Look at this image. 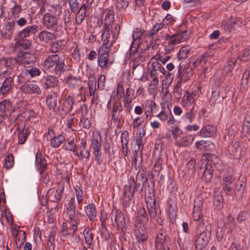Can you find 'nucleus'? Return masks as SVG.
<instances>
[{
	"label": "nucleus",
	"mask_w": 250,
	"mask_h": 250,
	"mask_svg": "<svg viewBox=\"0 0 250 250\" xmlns=\"http://www.w3.org/2000/svg\"><path fill=\"white\" fill-rule=\"evenodd\" d=\"M75 202V198H71L68 201L65 210V217L69 219L72 225L71 229L73 231V235L74 234L77 229L81 219L83 216V215L82 213L79 211L76 210Z\"/></svg>",
	"instance_id": "nucleus-1"
},
{
	"label": "nucleus",
	"mask_w": 250,
	"mask_h": 250,
	"mask_svg": "<svg viewBox=\"0 0 250 250\" xmlns=\"http://www.w3.org/2000/svg\"><path fill=\"white\" fill-rule=\"evenodd\" d=\"M64 63L58 54L51 55L44 61L43 67L45 70L50 71L55 66L54 70L55 74L60 75L63 71Z\"/></svg>",
	"instance_id": "nucleus-2"
},
{
	"label": "nucleus",
	"mask_w": 250,
	"mask_h": 250,
	"mask_svg": "<svg viewBox=\"0 0 250 250\" xmlns=\"http://www.w3.org/2000/svg\"><path fill=\"white\" fill-rule=\"evenodd\" d=\"M142 211V216L144 218L138 217L136 220L135 223V237L140 244H143L146 241L148 238V234L146 230V228L144 224V221H147V219L144 216L146 214L145 208H142L141 209L140 211Z\"/></svg>",
	"instance_id": "nucleus-3"
},
{
	"label": "nucleus",
	"mask_w": 250,
	"mask_h": 250,
	"mask_svg": "<svg viewBox=\"0 0 250 250\" xmlns=\"http://www.w3.org/2000/svg\"><path fill=\"white\" fill-rule=\"evenodd\" d=\"M15 74L9 69L2 71L0 73V82H2L0 87V93L4 95L10 92L14 84Z\"/></svg>",
	"instance_id": "nucleus-4"
},
{
	"label": "nucleus",
	"mask_w": 250,
	"mask_h": 250,
	"mask_svg": "<svg viewBox=\"0 0 250 250\" xmlns=\"http://www.w3.org/2000/svg\"><path fill=\"white\" fill-rule=\"evenodd\" d=\"M43 25L47 29H52L56 31L62 29V26L58 23V19L57 17L49 12L46 13L43 17Z\"/></svg>",
	"instance_id": "nucleus-5"
},
{
	"label": "nucleus",
	"mask_w": 250,
	"mask_h": 250,
	"mask_svg": "<svg viewBox=\"0 0 250 250\" xmlns=\"http://www.w3.org/2000/svg\"><path fill=\"white\" fill-rule=\"evenodd\" d=\"M64 189L63 183H58L56 187L48 190L46 196L48 199L53 202H58L61 199Z\"/></svg>",
	"instance_id": "nucleus-6"
},
{
	"label": "nucleus",
	"mask_w": 250,
	"mask_h": 250,
	"mask_svg": "<svg viewBox=\"0 0 250 250\" xmlns=\"http://www.w3.org/2000/svg\"><path fill=\"white\" fill-rule=\"evenodd\" d=\"M188 37L185 32H181L172 35H167L166 39L168 42L167 47L169 50H172L174 46L186 41Z\"/></svg>",
	"instance_id": "nucleus-7"
},
{
	"label": "nucleus",
	"mask_w": 250,
	"mask_h": 250,
	"mask_svg": "<svg viewBox=\"0 0 250 250\" xmlns=\"http://www.w3.org/2000/svg\"><path fill=\"white\" fill-rule=\"evenodd\" d=\"M202 202L200 197L196 198L194 200L192 212V218L194 221L199 222V225L203 224V213L202 212Z\"/></svg>",
	"instance_id": "nucleus-8"
},
{
	"label": "nucleus",
	"mask_w": 250,
	"mask_h": 250,
	"mask_svg": "<svg viewBox=\"0 0 250 250\" xmlns=\"http://www.w3.org/2000/svg\"><path fill=\"white\" fill-rule=\"evenodd\" d=\"M101 136L99 133H98L93 136V138L91 140V147L93 149V154L95 156V160L99 162L101 160L102 152L101 151Z\"/></svg>",
	"instance_id": "nucleus-9"
},
{
	"label": "nucleus",
	"mask_w": 250,
	"mask_h": 250,
	"mask_svg": "<svg viewBox=\"0 0 250 250\" xmlns=\"http://www.w3.org/2000/svg\"><path fill=\"white\" fill-rule=\"evenodd\" d=\"M210 233L208 231H204L198 236L195 243V248L196 250H202L208 245L209 240Z\"/></svg>",
	"instance_id": "nucleus-10"
},
{
	"label": "nucleus",
	"mask_w": 250,
	"mask_h": 250,
	"mask_svg": "<svg viewBox=\"0 0 250 250\" xmlns=\"http://www.w3.org/2000/svg\"><path fill=\"white\" fill-rule=\"evenodd\" d=\"M35 57L33 55L27 52H20L17 57V63L27 67L33 63Z\"/></svg>",
	"instance_id": "nucleus-11"
},
{
	"label": "nucleus",
	"mask_w": 250,
	"mask_h": 250,
	"mask_svg": "<svg viewBox=\"0 0 250 250\" xmlns=\"http://www.w3.org/2000/svg\"><path fill=\"white\" fill-rule=\"evenodd\" d=\"M143 107L144 108L146 118L150 119L153 116V113L157 112V107L155 102L151 100H146L143 104Z\"/></svg>",
	"instance_id": "nucleus-12"
},
{
	"label": "nucleus",
	"mask_w": 250,
	"mask_h": 250,
	"mask_svg": "<svg viewBox=\"0 0 250 250\" xmlns=\"http://www.w3.org/2000/svg\"><path fill=\"white\" fill-rule=\"evenodd\" d=\"M196 115V111L193 106L184 113L181 118L180 123L185 125L191 124L194 120Z\"/></svg>",
	"instance_id": "nucleus-13"
},
{
	"label": "nucleus",
	"mask_w": 250,
	"mask_h": 250,
	"mask_svg": "<svg viewBox=\"0 0 250 250\" xmlns=\"http://www.w3.org/2000/svg\"><path fill=\"white\" fill-rule=\"evenodd\" d=\"M20 89L26 94H41L42 91L40 87L35 83H28L24 84L20 87Z\"/></svg>",
	"instance_id": "nucleus-14"
},
{
	"label": "nucleus",
	"mask_w": 250,
	"mask_h": 250,
	"mask_svg": "<svg viewBox=\"0 0 250 250\" xmlns=\"http://www.w3.org/2000/svg\"><path fill=\"white\" fill-rule=\"evenodd\" d=\"M146 203L148 213L151 218L155 219L161 215V211L159 208H155V201L153 199H150V201L146 198Z\"/></svg>",
	"instance_id": "nucleus-15"
},
{
	"label": "nucleus",
	"mask_w": 250,
	"mask_h": 250,
	"mask_svg": "<svg viewBox=\"0 0 250 250\" xmlns=\"http://www.w3.org/2000/svg\"><path fill=\"white\" fill-rule=\"evenodd\" d=\"M88 88H89V93L90 95L93 96L91 99V103L92 104H94L95 105L98 104L99 102L98 98L99 96L98 94H95V93L96 92V83L95 79L91 76L89 78L88 81Z\"/></svg>",
	"instance_id": "nucleus-16"
},
{
	"label": "nucleus",
	"mask_w": 250,
	"mask_h": 250,
	"mask_svg": "<svg viewBox=\"0 0 250 250\" xmlns=\"http://www.w3.org/2000/svg\"><path fill=\"white\" fill-rule=\"evenodd\" d=\"M38 30L37 25L28 26L18 32V37L21 39H27L30 36L34 35Z\"/></svg>",
	"instance_id": "nucleus-17"
},
{
	"label": "nucleus",
	"mask_w": 250,
	"mask_h": 250,
	"mask_svg": "<svg viewBox=\"0 0 250 250\" xmlns=\"http://www.w3.org/2000/svg\"><path fill=\"white\" fill-rule=\"evenodd\" d=\"M216 132V128L215 126L207 125L201 128L198 132V135L202 138H208L213 136Z\"/></svg>",
	"instance_id": "nucleus-18"
},
{
	"label": "nucleus",
	"mask_w": 250,
	"mask_h": 250,
	"mask_svg": "<svg viewBox=\"0 0 250 250\" xmlns=\"http://www.w3.org/2000/svg\"><path fill=\"white\" fill-rule=\"evenodd\" d=\"M157 55L152 57L149 62V67L150 72H161L162 75H165L166 70L155 57Z\"/></svg>",
	"instance_id": "nucleus-19"
},
{
	"label": "nucleus",
	"mask_w": 250,
	"mask_h": 250,
	"mask_svg": "<svg viewBox=\"0 0 250 250\" xmlns=\"http://www.w3.org/2000/svg\"><path fill=\"white\" fill-rule=\"evenodd\" d=\"M213 206L217 210H220L223 207V198L219 188H215L213 194Z\"/></svg>",
	"instance_id": "nucleus-20"
},
{
	"label": "nucleus",
	"mask_w": 250,
	"mask_h": 250,
	"mask_svg": "<svg viewBox=\"0 0 250 250\" xmlns=\"http://www.w3.org/2000/svg\"><path fill=\"white\" fill-rule=\"evenodd\" d=\"M38 38L40 41L48 43L54 40L56 36L53 33L43 30L39 33Z\"/></svg>",
	"instance_id": "nucleus-21"
},
{
	"label": "nucleus",
	"mask_w": 250,
	"mask_h": 250,
	"mask_svg": "<svg viewBox=\"0 0 250 250\" xmlns=\"http://www.w3.org/2000/svg\"><path fill=\"white\" fill-rule=\"evenodd\" d=\"M223 189L227 192H230L233 189V178L230 175L225 174L223 178Z\"/></svg>",
	"instance_id": "nucleus-22"
},
{
	"label": "nucleus",
	"mask_w": 250,
	"mask_h": 250,
	"mask_svg": "<svg viewBox=\"0 0 250 250\" xmlns=\"http://www.w3.org/2000/svg\"><path fill=\"white\" fill-rule=\"evenodd\" d=\"M194 136L192 135H183L176 145L182 147L188 146L192 144L194 140Z\"/></svg>",
	"instance_id": "nucleus-23"
},
{
	"label": "nucleus",
	"mask_w": 250,
	"mask_h": 250,
	"mask_svg": "<svg viewBox=\"0 0 250 250\" xmlns=\"http://www.w3.org/2000/svg\"><path fill=\"white\" fill-rule=\"evenodd\" d=\"M133 185L131 183L125 185L124 188V197L123 200L125 202L126 205L129 204L131 199L133 197L134 190H132L131 187Z\"/></svg>",
	"instance_id": "nucleus-24"
},
{
	"label": "nucleus",
	"mask_w": 250,
	"mask_h": 250,
	"mask_svg": "<svg viewBox=\"0 0 250 250\" xmlns=\"http://www.w3.org/2000/svg\"><path fill=\"white\" fill-rule=\"evenodd\" d=\"M181 102V104L183 107L188 108L191 106L194 107L195 104L194 96L192 94L188 93L187 95L183 97Z\"/></svg>",
	"instance_id": "nucleus-25"
},
{
	"label": "nucleus",
	"mask_w": 250,
	"mask_h": 250,
	"mask_svg": "<svg viewBox=\"0 0 250 250\" xmlns=\"http://www.w3.org/2000/svg\"><path fill=\"white\" fill-rule=\"evenodd\" d=\"M114 220L119 229L122 230L125 227V217L120 210H116L114 213Z\"/></svg>",
	"instance_id": "nucleus-26"
},
{
	"label": "nucleus",
	"mask_w": 250,
	"mask_h": 250,
	"mask_svg": "<svg viewBox=\"0 0 250 250\" xmlns=\"http://www.w3.org/2000/svg\"><path fill=\"white\" fill-rule=\"evenodd\" d=\"M31 42L30 40L17 37L15 42V47L21 50L26 49L30 47Z\"/></svg>",
	"instance_id": "nucleus-27"
},
{
	"label": "nucleus",
	"mask_w": 250,
	"mask_h": 250,
	"mask_svg": "<svg viewBox=\"0 0 250 250\" xmlns=\"http://www.w3.org/2000/svg\"><path fill=\"white\" fill-rule=\"evenodd\" d=\"M15 22L13 21H9L4 26L3 34L7 38H10L15 30Z\"/></svg>",
	"instance_id": "nucleus-28"
},
{
	"label": "nucleus",
	"mask_w": 250,
	"mask_h": 250,
	"mask_svg": "<svg viewBox=\"0 0 250 250\" xmlns=\"http://www.w3.org/2000/svg\"><path fill=\"white\" fill-rule=\"evenodd\" d=\"M86 4H83L76 14V21L78 24H80L86 16Z\"/></svg>",
	"instance_id": "nucleus-29"
},
{
	"label": "nucleus",
	"mask_w": 250,
	"mask_h": 250,
	"mask_svg": "<svg viewBox=\"0 0 250 250\" xmlns=\"http://www.w3.org/2000/svg\"><path fill=\"white\" fill-rule=\"evenodd\" d=\"M143 33V30L139 28H136L133 32L132 37L133 40V42L134 44H136L138 47L141 44L142 42V36Z\"/></svg>",
	"instance_id": "nucleus-30"
},
{
	"label": "nucleus",
	"mask_w": 250,
	"mask_h": 250,
	"mask_svg": "<svg viewBox=\"0 0 250 250\" xmlns=\"http://www.w3.org/2000/svg\"><path fill=\"white\" fill-rule=\"evenodd\" d=\"M129 133L125 130L123 131L121 135V140L122 144V151L125 155L127 154V145L129 140Z\"/></svg>",
	"instance_id": "nucleus-31"
},
{
	"label": "nucleus",
	"mask_w": 250,
	"mask_h": 250,
	"mask_svg": "<svg viewBox=\"0 0 250 250\" xmlns=\"http://www.w3.org/2000/svg\"><path fill=\"white\" fill-rule=\"evenodd\" d=\"M1 64L6 67V69L14 72L13 70L15 68V65L17 61V57L15 59L12 58H3L1 60Z\"/></svg>",
	"instance_id": "nucleus-32"
},
{
	"label": "nucleus",
	"mask_w": 250,
	"mask_h": 250,
	"mask_svg": "<svg viewBox=\"0 0 250 250\" xmlns=\"http://www.w3.org/2000/svg\"><path fill=\"white\" fill-rule=\"evenodd\" d=\"M57 97L58 95L56 93L49 95L47 97L46 103L47 106L50 109H54L56 107Z\"/></svg>",
	"instance_id": "nucleus-33"
},
{
	"label": "nucleus",
	"mask_w": 250,
	"mask_h": 250,
	"mask_svg": "<svg viewBox=\"0 0 250 250\" xmlns=\"http://www.w3.org/2000/svg\"><path fill=\"white\" fill-rule=\"evenodd\" d=\"M74 103V100L71 96H68L65 99L62 106V110L65 113H68L71 111L73 108V105Z\"/></svg>",
	"instance_id": "nucleus-34"
},
{
	"label": "nucleus",
	"mask_w": 250,
	"mask_h": 250,
	"mask_svg": "<svg viewBox=\"0 0 250 250\" xmlns=\"http://www.w3.org/2000/svg\"><path fill=\"white\" fill-rule=\"evenodd\" d=\"M50 141V146L52 147H58L64 142L65 137L62 135H59L56 136H54L51 138H49Z\"/></svg>",
	"instance_id": "nucleus-35"
},
{
	"label": "nucleus",
	"mask_w": 250,
	"mask_h": 250,
	"mask_svg": "<svg viewBox=\"0 0 250 250\" xmlns=\"http://www.w3.org/2000/svg\"><path fill=\"white\" fill-rule=\"evenodd\" d=\"M123 110V106L121 103H117L113 104L112 111V118L114 121L119 119V115Z\"/></svg>",
	"instance_id": "nucleus-36"
},
{
	"label": "nucleus",
	"mask_w": 250,
	"mask_h": 250,
	"mask_svg": "<svg viewBox=\"0 0 250 250\" xmlns=\"http://www.w3.org/2000/svg\"><path fill=\"white\" fill-rule=\"evenodd\" d=\"M66 83L71 88H78L81 89L79 86L81 85L82 82L79 79L73 76H68L66 79Z\"/></svg>",
	"instance_id": "nucleus-37"
},
{
	"label": "nucleus",
	"mask_w": 250,
	"mask_h": 250,
	"mask_svg": "<svg viewBox=\"0 0 250 250\" xmlns=\"http://www.w3.org/2000/svg\"><path fill=\"white\" fill-rule=\"evenodd\" d=\"M85 212L91 221L94 220L96 216L97 212L95 207L92 204H88L85 208Z\"/></svg>",
	"instance_id": "nucleus-38"
},
{
	"label": "nucleus",
	"mask_w": 250,
	"mask_h": 250,
	"mask_svg": "<svg viewBox=\"0 0 250 250\" xmlns=\"http://www.w3.org/2000/svg\"><path fill=\"white\" fill-rule=\"evenodd\" d=\"M83 235L86 245L89 247L91 246L93 243L94 234L91 229L89 228H86L83 231Z\"/></svg>",
	"instance_id": "nucleus-39"
},
{
	"label": "nucleus",
	"mask_w": 250,
	"mask_h": 250,
	"mask_svg": "<svg viewBox=\"0 0 250 250\" xmlns=\"http://www.w3.org/2000/svg\"><path fill=\"white\" fill-rule=\"evenodd\" d=\"M58 81L54 76L50 75L45 78L44 80V86L46 89L54 87L58 85Z\"/></svg>",
	"instance_id": "nucleus-40"
},
{
	"label": "nucleus",
	"mask_w": 250,
	"mask_h": 250,
	"mask_svg": "<svg viewBox=\"0 0 250 250\" xmlns=\"http://www.w3.org/2000/svg\"><path fill=\"white\" fill-rule=\"evenodd\" d=\"M211 56L208 53H205L198 58L194 62L196 65L204 66L207 62L211 60Z\"/></svg>",
	"instance_id": "nucleus-41"
},
{
	"label": "nucleus",
	"mask_w": 250,
	"mask_h": 250,
	"mask_svg": "<svg viewBox=\"0 0 250 250\" xmlns=\"http://www.w3.org/2000/svg\"><path fill=\"white\" fill-rule=\"evenodd\" d=\"M114 13L112 10H109L105 15L104 24L106 29H109L108 26H110L114 21Z\"/></svg>",
	"instance_id": "nucleus-42"
},
{
	"label": "nucleus",
	"mask_w": 250,
	"mask_h": 250,
	"mask_svg": "<svg viewBox=\"0 0 250 250\" xmlns=\"http://www.w3.org/2000/svg\"><path fill=\"white\" fill-rule=\"evenodd\" d=\"M29 133L27 129H23L20 131L18 134V143L21 145L23 144L26 141Z\"/></svg>",
	"instance_id": "nucleus-43"
},
{
	"label": "nucleus",
	"mask_w": 250,
	"mask_h": 250,
	"mask_svg": "<svg viewBox=\"0 0 250 250\" xmlns=\"http://www.w3.org/2000/svg\"><path fill=\"white\" fill-rule=\"evenodd\" d=\"M250 74V72L248 70H246L242 75L241 82V87L244 90H246L248 87Z\"/></svg>",
	"instance_id": "nucleus-44"
},
{
	"label": "nucleus",
	"mask_w": 250,
	"mask_h": 250,
	"mask_svg": "<svg viewBox=\"0 0 250 250\" xmlns=\"http://www.w3.org/2000/svg\"><path fill=\"white\" fill-rule=\"evenodd\" d=\"M144 58L140 54L133 58L130 61V65L133 70H135L142 62Z\"/></svg>",
	"instance_id": "nucleus-45"
},
{
	"label": "nucleus",
	"mask_w": 250,
	"mask_h": 250,
	"mask_svg": "<svg viewBox=\"0 0 250 250\" xmlns=\"http://www.w3.org/2000/svg\"><path fill=\"white\" fill-rule=\"evenodd\" d=\"M75 194L79 205V208L82 209V202L83 200V192L80 187L76 185L75 187Z\"/></svg>",
	"instance_id": "nucleus-46"
},
{
	"label": "nucleus",
	"mask_w": 250,
	"mask_h": 250,
	"mask_svg": "<svg viewBox=\"0 0 250 250\" xmlns=\"http://www.w3.org/2000/svg\"><path fill=\"white\" fill-rule=\"evenodd\" d=\"M128 6V2L126 0H117L115 3L116 9L120 11H125Z\"/></svg>",
	"instance_id": "nucleus-47"
},
{
	"label": "nucleus",
	"mask_w": 250,
	"mask_h": 250,
	"mask_svg": "<svg viewBox=\"0 0 250 250\" xmlns=\"http://www.w3.org/2000/svg\"><path fill=\"white\" fill-rule=\"evenodd\" d=\"M172 134L173 138L174 139L175 143L176 145L179 140L183 135V131L178 126L173 127L172 129Z\"/></svg>",
	"instance_id": "nucleus-48"
},
{
	"label": "nucleus",
	"mask_w": 250,
	"mask_h": 250,
	"mask_svg": "<svg viewBox=\"0 0 250 250\" xmlns=\"http://www.w3.org/2000/svg\"><path fill=\"white\" fill-rule=\"evenodd\" d=\"M48 12L56 17L59 16L62 12V6L59 4L52 5L50 6Z\"/></svg>",
	"instance_id": "nucleus-49"
},
{
	"label": "nucleus",
	"mask_w": 250,
	"mask_h": 250,
	"mask_svg": "<svg viewBox=\"0 0 250 250\" xmlns=\"http://www.w3.org/2000/svg\"><path fill=\"white\" fill-rule=\"evenodd\" d=\"M166 240V235L163 232L159 233L156 238L155 245L157 248H161Z\"/></svg>",
	"instance_id": "nucleus-50"
},
{
	"label": "nucleus",
	"mask_w": 250,
	"mask_h": 250,
	"mask_svg": "<svg viewBox=\"0 0 250 250\" xmlns=\"http://www.w3.org/2000/svg\"><path fill=\"white\" fill-rule=\"evenodd\" d=\"M11 103L8 100H5L0 103V109L2 112L6 113L11 110Z\"/></svg>",
	"instance_id": "nucleus-51"
},
{
	"label": "nucleus",
	"mask_w": 250,
	"mask_h": 250,
	"mask_svg": "<svg viewBox=\"0 0 250 250\" xmlns=\"http://www.w3.org/2000/svg\"><path fill=\"white\" fill-rule=\"evenodd\" d=\"M63 148L65 149L73 151L75 153V154L79 156V154L77 151V147L76 145L75 144L73 140L70 141L66 144H65L63 146Z\"/></svg>",
	"instance_id": "nucleus-52"
},
{
	"label": "nucleus",
	"mask_w": 250,
	"mask_h": 250,
	"mask_svg": "<svg viewBox=\"0 0 250 250\" xmlns=\"http://www.w3.org/2000/svg\"><path fill=\"white\" fill-rule=\"evenodd\" d=\"M144 119L142 116H138L134 118L133 120L132 125L134 128H138V130L140 128L142 130H143L141 126L144 122ZM144 130H143V131Z\"/></svg>",
	"instance_id": "nucleus-53"
},
{
	"label": "nucleus",
	"mask_w": 250,
	"mask_h": 250,
	"mask_svg": "<svg viewBox=\"0 0 250 250\" xmlns=\"http://www.w3.org/2000/svg\"><path fill=\"white\" fill-rule=\"evenodd\" d=\"M4 167L6 169L11 168L14 165V157L12 154H9L5 158Z\"/></svg>",
	"instance_id": "nucleus-54"
},
{
	"label": "nucleus",
	"mask_w": 250,
	"mask_h": 250,
	"mask_svg": "<svg viewBox=\"0 0 250 250\" xmlns=\"http://www.w3.org/2000/svg\"><path fill=\"white\" fill-rule=\"evenodd\" d=\"M242 134L245 137H248L250 134V121L244 122L242 127Z\"/></svg>",
	"instance_id": "nucleus-55"
},
{
	"label": "nucleus",
	"mask_w": 250,
	"mask_h": 250,
	"mask_svg": "<svg viewBox=\"0 0 250 250\" xmlns=\"http://www.w3.org/2000/svg\"><path fill=\"white\" fill-rule=\"evenodd\" d=\"M36 166L38 171L42 174L45 169L46 164L44 160L40 159V161L37 158L36 161Z\"/></svg>",
	"instance_id": "nucleus-56"
},
{
	"label": "nucleus",
	"mask_w": 250,
	"mask_h": 250,
	"mask_svg": "<svg viewBox=\"0 0 250 250\" xmlns=\"http://www.w3.org/2000/svg\"><path fill=\"white\" fill-rule=\"evenodd\" d=\"M111 44L109 45H102L99 49L98 56H109V52Z\"/></svg>",
	"instance_id": "nucleus-57"
},
{
	"label": "nucleus",
	"mask_w": 250,
	"mask_h": 250,
	"mask_svg": "<svg viewBox=\"0 0 250 250\" xmlns=\"http://www.w3.org/2000/svg\"><path fill=\"white\" fill-rule=\"evenodd\" d=\"M108 56H98L97 62L101 67H106L108 62Z\"/></svg>",
	"instance_id": "nucleus-58"
},
{
	"label": "nucleus",
	"mask_w": 250,
	"mask_h": 250,
	"mask_svg": "<svg viewBox=\"0 0 250 250\" xmlns=\"http://www.w3.org/2000/svg\"><path fill=\"white\" fill-rule=\"evenodd\" d=\"M246 184L242 181L238 180L237 182L235 191L238 192L240 195H242L245 191Z\"/></svg>",
	"instance_id": "nucleus-59"
},
{
	"label": "nucleus",
	"mask_w": 250,
	"mask_h": 250,
	"mask_svg": "<svg viewBox=\"0 0 250 250\" xmlns=\"http://www.w3.org/2000/svg\"><path fill=\"white\" fill-rule=\"evenodd\" d=\"M171 114V112L170 111H166L165 109H163L156 116L161 121H165L168 119Z\"/></svg>",
	"instance_id": "nucleus-60"
},
{
	"label": "nucleus",
	"mask_w": 250,
	"mask_h": 250,
	"mask_svg": "<svg viewBox=\"0 0 250 250\" xmlns=\"http://www.w3.org/2000/svg\"><path fill=\"white\" fill-rule=\"evenodd\" d=\"M209 142H207L204 140H200L195 142V146L197 149H207V147L209 145Z\"/></svg>",
	"instance_id": "nucleus-61"
},
{
	"label": "nucleus",
	"mask_w": 250,
	"mask_h": 250,
	"mask_svg": "<svg viewBox=\"0 0 250 250\" xmlns=\"http://www.w3.org/2000/svg\"><path fill=\"white\" fill-rule=\"evenodd\" d=\"M25 73L26 75L29 74L31 78H33L39 76L41 74V71L37 67H32L30 69L26 70Z\"/></svg>",
	"instance_id": "nucleus-62"
},
{
	"label": "nucleus",
	"mask_w": 250,
	"mask_h": 250,
	"mask_svg": "<svg viewBox=\"0 0 250 250\" xmlns=\"http://www.w3.org/2000/svg\"><path fill=\"white\" fill-rule=\"evenodd\" d=\"M188 53V49L187 47L183 46L180 49L178 54V58L179 60H184L187 57Z\"/></svg>",
	"instance_id": "nucleus-63"
},
{
	"label": "nucleus",
	"mask_w": 250,
	"mask_h": 250,
	"mask_svg": "<svg viewBox=\"0 0 250 250\" xmlns=\"http://www.w3.org/2000/svg\"><path fill=\"white\" fill-rule=\"evenodd\" d=\"M164 28V24L161 23L156 24L153 29L149 32V36L150 37H153L157 33Z\"/></svg>",
	"instance_id": "nucleus-64"
}]
</instances>
